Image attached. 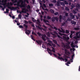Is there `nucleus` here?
Returning <instances> with one entry per match:
<instances>
[{"label": "nucleus", "instance_id": "774afa93", "mask_svg": "<svg viewBox=\"0 0 80 80\" xmlns=\"http://www.w3.org/2000/svg\"><path fill=\"white\" fill-rule=\"evenodd\" d=\"M31 26L32 27H34V28H35V25L33 24H31Z\"/></svg>", "mask_w": 80, "mask_h": 80}, {"label": "nucleus", "instance_id": "5fc2aeb1", "mask_svg": "<svg viewBox=\"0 0 80 80\" xmlns=\"http://www.w3.org/2000/svg\"><path fill=\"white\" fill-rule=\"evenodd\" d=\"M75 32L73 31H71V33H72V34H73V33H75Z\"/></svg>", "mask_w": 80, "mask_h": 80}, {"label": "nucleus", "instance_id": "6e6d98bb", "mask_svg": "<svg viewBox=\"0 0 80 80\" xmlns=\"http://www.w3.org/2000/svg\"><path fill=\"white\" fill-rule=\"evenodd\" d=\"M17 2H18V1L17 0H14V1L13 2V3H17Z\"/></svg>", "mask_w": 80, "mask_h": 80}, {"label": "nucleus", "instance_id": "c03bdc74", "mask_svg": "<svg viewBox=\"0 0 80 80\" xmlns=\"http://www.w3.org/2000/svg\"><path fill=\"white\" fill-rule=\"evenodd\" d=\"M19 28H23V26H22L21 25H20L19 26Z\"/></svg>", "mask_w": 80, "mask_h": 80}, {"label": "nucleus", "instance_id": "f704fd0d", "mask_svg": "<svg viewBox=\"0 0 80 80\" xmlns=\"http://www.w3.org/2000/svg\"><path fill=\"white\" fill-rule=\"evenodd\" d=\"M65 25H66V24H65V22H64L63 23H62V26H65Z\"/></svg>", "mask_w": 80, "mask_h": 80}, {"label": "nucleus", "instance_id": "b1692460", "mask_svg": "<svg viewBox=\"0 0 80 80\" xmlns=\"http://www.w3.org/2000/svg\"><path fill=\"white\" fill-rule=\"evenodd\" d=\"M43 20V22H45V23H47V22L49 23V21H48L46 20L45 19H44Z\"/></svg>", "mask_w": 80, "mask_h": 80}, {"label": "nucleus", "instance_id": "0e129e2a", "mask_svg": "<svg viewBox=\"0 0 80 80\" xmlns=\"http://www.w3.org/2000/svg\"><path fill=\"white\" fill-rule=\"evenodd\" d=\"M67 42L68 45H70V42L68 41Z\"/></svg>", "mask_w": 80, "mask_h": 80}, {"label": "nucleus", "instance_id": "8fccbe9b", "mask_svg": "<svg viewBox=\"0 0 80 80\" xmlns=\"http://www.w3.org/2000/svg\"><path fill=\"white\" fill-rule=\"evenodd\" d=\"M58 58L59 59V60H62V58H63L62 57H60L59 56L58 57Z\"/></svg>", "mask_w": 80, "mask_h": 80}, {"label": "nucleus", "instance_id": "052dcab7", "mask_svg": "<svg viewBox=\"0 0 80 80\" xmlns=\"http://www.w3.org/2000/svg\"><path fill=\"white\" fill-rule=\"evenodd\" d=\"M48 53L50 54L51 56L52 55V53L50 52H49V51H48Z\"/></svg>", "mask_w": 80, "mask_h": 80}, {"label": "nucleus", "instance_id": "5701e85b", "mask_svg": "<svg viewBox=\"0 0 80 80\" xmlns=\"http://www.w3.org/2000/svg\"><path fill=\"white\" fill-rule=\"evenodd\" d=\"M64 2L65 3L64 4L66 5H68V2L66 1H65V0H64Z\"/></svg>", "mask_w": 80, "mask_h": 80}, {"label": "nucleus", "instance_id": "20e7f679", "mask_svg": "<svg viewBox=\"0 0 80 80\" xmlns=\"http://www.w3.org/2000/svg\"><path fill=\"white\" fill-rule=\"evenodd\" d=\"M27 11H28V10L27 9H25V8H22V11L21 12L19 11V13L21 14L22 13H26Z\"/></svg>", "mask_w": 80, "mask_h": 80}, {"label": "nucleus", "instance_id": "6e6552de", "mask_svg": "<svg viewBox=\"0 0 80 80\" xmlns=\"http://www.w3.org/2000/svg\"><path fill=\"white\" fill-rule=\"evenodd\" d=\"M19 7H21V8H24L25 7V5L23 4V2L22 1L21 3V5H19Z\"/></svg>", "mask_w": 80, "mask_h": 80}, {"label": "nucleus", "instance_id": "bf43d9fd", "mask_svg": "<svg viewBox=\"0 0 80 80\" xmlns=\"http://www.w3.org/2000/svg\"><path fill=\"white\" fill-rule=\"evenodd\" d=\"M9 1H10V0H8ZM3 2H4V3H7V0H5L3 1Z\"/></svg>", "mask_w": 80, "mask_h": 80}, {"label": "nucleus", "instance_id": "a878e982", "mask_svg": "<svg viewBox=\"0 0 80 80\" xmlns=\"http://www.w3.org/2000/svg\"><path fill=\"white\" fill-rule=\"evenodd\" d=\"M60 4L61 5H62V6H65V3H64V2H61Z\"/></svg>", "mask_w": 80, "mask_h": 80}, {"label": "nucleus", "instance_id": "423d86ee", "mask_svg": "<svg viewBox=\"0 0 80 80\" xmlns=\"http://www.w3.org/2000/svg\"><path fill=\"white\" fill-rule=\"evenodd\" d=\"M64 51L65 52V54H67L68 56H70V52L67 50V49H65L64 50Z\"/></svg>", "mask_w": 80, "mask_h": 80}, {"label": "nucleus", "instance_id": "e433bc0d", "mask_svg": "<svg viewBox=\"0 0 80 80\" xmlns=\"http://www.w3.org/2000/svg\"><path fill=\"white\" fill-rule=\"evenodd\" d=\"M54 15H58V12H57L54 13Z\"/></svg>", "mask_w": 80, "mask_h": 80}, {"label": "nucleus", "instance_id": "c756f323", "mask_svg": "<svg viewBox=\"0 0 80 80\" xmlns=\"http://www.w3.org/2000/svg\"><path fill=\"white\" fill-rule=\"evenodd\" d=\"M49 6L50 7H53V4L52 3L49 4Z\"/></svg>", "mask_w": 80, "mask_h": 80}, {"label": "nucleus", "instance_id": "3c124183", "mask_svg": "<svg viewBox=\"0 0 80 80\" xmlns=\"http://www.w3.org/2000/svg\"><path fill=\"white\" fill-rule=\"evenodd\" d=\"M24 23H25V24H28V21L26 20H24Z\"/></svg>", "mask_w": 80, "mask_h": 80}, {"label": "nucleus", "instance_id": "1a4fd4ad", "mask_svg": "<svg viewBox=\"0 0 80 80\" xmlns=\"http://www.w3.org/2000/svg\"><path fill=\"white\" fill-rule=\"evenodd\" d=\"M63 38L64 40H66V42H68V40L70 39V38H69V37H67L65 36H64L63 37Z\"/></svg>", "mask_w": 80, "mask_h": 80}, {"label": "nucleus", "instance_id": "c85d7f7f", "mask_svg": "<svg viewBox=\"0 0 80 80\" xmlns=\"http://www.w3.org/2000/svg\"><path fill=\"white\" fill-rule=\"evenodd\" d=\"M37 34L39 36H42V35L41 34L40 32H38L37 33Z\"/></svg>", "mask_w": 80, "mask_h": 80}, {"label": "nucleus", "instance_id": "7ed1b4c3", "mask_svg": "<svg viewBox=\"0 0 80 80\" xmlns=\"http://www.w3.org/2000/svg\"><path fill=\"white\" fill-rule=\"evenodd\" d=\"M8 8L9 9H10L11 10H17L18 9H20V8L18 7H16L15 8H14V7H12L11 8L10 7H8Z\"/></svg>", "mask_w": 80, "mask_h": 80}, {"label": "nucleus", "instance_id": "f03ea898", "mask_svg": "<svg viewBox=\"0 0 80 80\" xmlns=\"http://www.w3.org/2000/svg\"><path fill=\"white\" fill-rule=\"evenodd\" d=\"M48 42H49V43H48V45H50V46H51V47H53L55 48V47H56V45L52 43V41H51L50 40H48Z\"/></svg>", "mask_w": 80, "mask_h": 80}, {"label": "nucleus", "instance_id": "09e8293b", "mask_svg": "<svg viewBox=\"0 0 80 80\" xmlns=\"http://www.w3.org/2000/svg\"><path fill=\"white\" fill-rule=\"evenodd\" d=\"M67 21H68V22H70V21H71V20H70V18H68L67 19V20H66V22H67Z\"/></svg>", "mask_w": 80, "mask_h": 80}, {"label": "nucleus", "instance_id": "338daca9", "mask_svg": "<svg viewBox=\"0 0 80 80\" xmlns=\"http://www.w3.org/2000/svg\"><path fill=\"white\" fill-rule=\"evenodd\" d=\"M54 33L55 34H56V35H58V33L56 31H54Z\"/></svg>", "mask_w": 80, "mask_h": 80}, {"label": "nucleus", "instance_id": "a211bd4d", "mask_svg": "<svg viewBox=\"0 0 80 80\" xmlns=\"http://www.w3.org/2000/svg\"><path fill=\"white\" fill-rule=\"evenodd\" d=\"M23 27H25L26 29H27V28H28V26L26 25L25 24H23Z\"/></svg>", "mask_w": 80, "mask_h": 80}, {"label": "nucleus", "instance_id": "f257e3e1", "mask_svg": "<svg viewBox=\"0 0 80 80\" xmlns=\"http://www.w3.org/2000/svg\"><path fill=\"white\" fill-rule=\"evenodd\" d=\"M46 35L48 37H50V35H53V37H54V38H56L57 37V36L55 35L52 32H48L47 33Z\"/></svg>", "mask_w": 80, "mask_h": 80}, {"label": "nucleus", "instance_id": "9b49d317", "mask_svg": "<svg viewBox=\"0 0 80 80\" xmlns=\"http://www.w3.org/2000/svg\"><path fill=\"white\" fill-rule=\"evenodd\" d=\"M46 37V35H42V38L44 41H46V39H45Z\"/></svg>", "mask_w": 80, "mask_h": 80}, {"label": "nucleus", "instance_id": "9d476101", "mask_svg": "<svg viewBox=\"0 0 80 80\" xmlns=\"http://www.w3.org/2000/svg\"><path fill=\"white\" fill-rule=\"evenodd\" d=\"M26 31H28V32H25V33L27 35H30V33H31V31H30V30H26Z\"/></svg>", "mask_w": 80, "mask_h": 80}, {"label": "nucleus", "instance_id": "2f4dec72", "mask_svg": "<svg viewBox=\"0 0 80 80\" xmlns=\"http://www.w3.org/2000/svg\"><path fill=\"white\" fill-rule=\"evenodd\" d=\"M50 12L51 13H54V12H55V11H54L52 9H51L50 10Z\"/></svg>", "mask_w": 80, "mask_h": 80}, {"label": "nucleus", "instance_id": "13d9d810", "mask_svg": "<svg viewBox=\"0 0 80 80\" xmlns=\"http://www.w3.org/2000/svg\"><path fill=\"white\" fill-rule=\"evenodd\" d=\"M65 16H62V18L63 20H65Z\"/></svg>", "mask_w": 80, "mask_h": 80}, {"label": "nucleus", "instance_id": "58836bf2", "mask_svg": "<svg viewBox=\"0 0 80 80\" xmlns=\"http://www.w3.org/2000/svg\"><path fill=\"white\" fill-rule=\"evenodd\" d=\"M59 35H61V36H62V35H65V36L66 35L65 34H62V33L60 32H59Z\"/></svg>", "mask_w": 80, "mask_h": 80}, {"label": "nucleus", "instance_id": "680f3d73", "mask_svg": "<svg viewBox=\"0 0 80 80\" xmlns=\"http://www.w3.org/2000/svg\"><path fill=\"white\" fill-rule=\"evenodd\" d=\"M53 55H54V57H55L56 58H57V56L56 54L53 53Z\"/></svg>", "mask_w": 80, "mask_h": 80}, {"label": "nucleus", "instance_id": "39448f33", "mask_svg": "<svg viewBox=\"0 0 80 80\" xmlns=\"http://www.w3.org/2000/svg\"><path fill=\"white\" fill-rule=\"evenodd\" d=\"M55 20H56V22H58V17H54L52 18V22H55Z\"/></svg>", "mask_w": 80, "mask_h": 80}, {"label": "nucleus", "instance_id": "37998d69", "mask_svg": "<svg viewBox=\"0 0 80 80\" xmlns=\"http://www.w3.org/2000/svg\"><path fill=\"white\" fill-rule=\"evenodd\" d=\"M65 10L67 11H69V8L67 7H65Z\"/></svg>", "mask_w": 80, "mask_h": 80}, {"label": "nucleus", "instance_id": "49530a36", "mask_svg": "<svg viewBox=\"0 0 80 80\" xmlns=\"http://www.w3.org/2000/svg\"><path fill=\"white\" fill-rule=\"evenodd\" d=\"M47 18L48 19V20H50L51 19V17H50L49 16H48Z\"/></svg>", "mask_w": 80, "mask_h": 80}, {"label": "nucleus", "instance_id": "a19ab883", "mask_svg": "<svg viewBox=\"0 0 80 80\" xmlns=\"http://www.w3.org/2000/svg\"><path fill=\"white\" fill-rule=\"evenodd\" d=\"M68 12H66L65 13V16H66V17H68Z\"/></svg>", "mask_w": 80, "mask_h": 80}, {"label": "nucleus", "instance_id": "79ce46f5", "mask_svg": "<svg viewBox=\"0 0 80 80\" xmlns=\"http://www.w3.org/2000/svg\"><path fill=\"white\" fill-rule=\"evenodd\" d=\"M79 9H80V8H77L75 9V10L77 11V12H79Z\"/></svg>", "mask_w": 80, "mask_h": 80}, {"label": "nucleus", "instance_id": "2eb2a0df", "mask_svg": "<svg viewBox=\"0 0 80 80\" xmlns=\"http://www.w3.org/2000/svg\"><path fill=\"white\" fill-rule=\"evenodd\" d=\"M74 44V43H73V42H72L71 44V47H72V48H75V45H73Z\"/></svg>", "mask_w": 80, "mask_h": 80}, {"label": "nucleus", "instance_id": "4be33fe9", "mask_svg": "<svg viewBox=\"0 0 80 80\" xmlns=\"http://www.w3.org/2000/svg\"><path fill=\"white\" fill-rule=\"evenodd\" d=\"M52 50L51 51L52 52V51L54 53H55V48H53V47H52Z\"/></svg>", "mask_w": 80, "mask_h": 80}, {"label": "nucleus", "instance_id": "e2e57ef3", "mask_svg": "<svg viewBox=\"0 0 80 80\" xmlns=\"http://www.w3.org/2000/svg\"><path fill=\"white\" fill-rule=\"evenodd\" d=\"M48 30H49V31H50V32H52V29H51L50 28H49L48 29Z\"/></svg>", "mask_w": 80, "mask_h": 80}, {"label": "nucleus", "instance_id": "de8ad7c7", "mask_svg": "<svg viewBox=\"0 0 80 80\" xmlns=\"http://www.w3.org/2000/svg\"><path fill=\"white\" fill-rule=\"evenodd\" d=\"M39 3L41 5V7L42 8H43V6H42V3L41 2H39Z\"/></svg>", "mask_w": 80, "mask_h": 80}, {"label": "nucleus", "instance_id": "f3484780", "mask_svg": "<svg viewBox=\"0 0 80 80\" xmlns=\"http://www.w3.org/2000/svg\"><path fill=\"white\" fill-rule=\"evenodd\" d=\"M60 2L59 1L57 2V6H58V7L60 6Z\"/></svg>", "mask_w": 80, "mask_h": 80}, {"label": "nucleus", "instance_id": "603ef678", "mask_svg": "<svg viewBox=\"0 0 80 80\" xmlns=\"http://www.w3.org/2000/svg\"><path fill=\"white\" fill-rule=\"evenodd\" d=\"M53 29H54L55 30H58V29L57 28V27H55L54 26V27Z\"/></svg>", "mask_w": 80, "mask_h": 80}, {"label": "nucleus", "instance_id": "72a5a7b5", "mask_svg": "<svg viewBox=\"0 0 80 80\" xmlns=\"http://www.w3.org/2000/svg\"><path fill=\"white\" fill-rule=\"evenodd\" d=\"M65 33H69V30H66L65 31Z\"/></svg>", "mask_w": 80, "mask_h": 80}, {"label": "nucleus", "instance_id": "473e14b6", "mask_svg": "<svg viewBox=\"0 0 80 80\" xmlns=\"http://www.w3.org/2000/svg\"><path fill=\"white\" fill-rule=\"evenodd\" d=\"M31 39H32V40H33V41H35V39H34V38H33V36H32V35H31Z\"/></svg>", "mask_w": 80, "mask_h": 80}, {"label": "nucleus", "instance_id": "4c0bfd02", "mask_svg": "<svg viewBox=\"0 0 80 80\" xmlns=\"http://www.w3.org/2000/svg\"><path fill=\"white\" fill-rule=\"evenodd\" d=\"M53 42L54 43H55V44H57V41H56V40H53Z\"/></svg>", "mask_w": 80, "mask_h": 80}, {"label": "nucleus", "instance_id": "4468645a", "mask_svg": "<svg viewBox=\"0 0 80 80\" xmlns=\"http://www.w3.org/2000/svg\"><path fill=\"white\" fill-rule=\"evenodd\" d=\"M70 17L72 18H75V16L73 15V13H70Z\"/></svg>", "mask_w": 80, "mask_h": 80}, {"label": "nucleus", "instance_id": "412c9836", "mask_svg": "<svg viewBox=\"0 0 80 80\" xmlns=\"http://www.w3.org/2000/svg\"><path fill=\"white\" fill-rule=\"evenodd\" d=\"M80 4L78 3L76 5L77 8H80Z\"/></svg>", "mask_w": 80, "mask_h": 80}, {"label": "nucleus", "instance_id": "c9c22d12", "mask_svg": "<svg viewBox=\"0 0 80 80\" xmlns=\"http://www.w3.org/2000/svg\"><path fill=\"white\" fill-rule=\"evenodd\" d=\"M8 5H13V3H12V2H10V3H9V2H8Z\"/></svg>", "mask_w": 80, "mask_h": 80}, {"label": "nucleus", "instance_id": "aec40b11", "mask_svg": "<svg viewBox=\"0 0 80 80\" xmlns=\"http://www.w3.org/2000/svg\"><path fill=\"white\" fill-rule=\"evenodd\" d=\"M71 7L72 8H71V9H73V8H75V5H74V4H72L71 5Z\"/></svg>", "mask_w": 80, "mask_h": 80}, {"label": "nucleus", "instance_id": "bb28decb", "mask_svg": "<svg viewBox=\"0 0 80 80\" xmlns=\"http://www.w3.org/2000/svg\"><path fill=\"white\" fill-rule=\"evenodd\" d=\"M47 50L48 52L49 51V52H52V50L49 48H47Z\"/></svg>", "mask_w": 80, "mask_h": 80}, {"label": "nucleus", "instance_id": "6ab92c4d", "mask_svg": "<svg viewBox=\"0 0 80 80\" xmlns=\"http://www.w3.org/2000/svg\"><path fill=\"white\" fill-rule=\"evenodd\" d=\"M71 23L72 24H73V25H75V24H76V22L73 21H72Z\"/></svg>", "mask_w": 80, "mask_h": 80}, {"label": "nucleus", "instance_id": "4d7b16f0", "mask_svg": "<svg viewBox=\"0 0 80 80\" xmlns=\"http://www.w3.org/2000/svg\"><path fill=\"white\" fill-rule=\"evenodd\" d=\"M43 7H44V8H46L47 7V6L45 4H43Z\"/></svg>", "mask_w": 80, "mask_h": 80}, {"label": "nucleus", "instance_id": "0eeeda50", "mask_svg": "<svg viewBox=\"0 0 80 80\" xmlns=\"http://www.w3.org/2000/svg\"><path fill=\"white\" fill-rule=\"evenodd\" d=\"M36 43H38V44H39V45H42V41L40 40H36Z\"/></svg>", "mask_w": 80, "mask_h": 80}, {"label": "nucleus", "instance_id": "7c9ffc66", "mask_svg": "<svg viewBox=\"0 0 80 80\" xmlns=\"http://www.w3.org/2000/svg\"><path fill=\"white\" fill-rule=\"evenodd\" d=\"M18 17L20 19H21V18H22V15L21 14H19L18 15Z\"/></svg>", "mask_w": 80, "mask_h": 80}, {"label": "nucleus", "instance_id": "ddd939ff", "mask_svg": "<svg viewBox=\"0 0 80 80\" xmlns=\"http://www.w3.org/2000/svg\"><path fill=\"white\" fill-rule=\"evenodd\" d=\"M58 31H59V32H62V33H65V30H63L62 31L61 30H60V29H58Z\"/></svg>", "mask_w": 80, "mask_h": 80}, {"label": "nucleus", "instance_id": "69168bd1", "mask_svg": "<svg viewBox=\"0 0 80 80\" xmlns=\"http://www.w3.org/2000/svg\"><path fill=\"white\" fill-rule=\"evenodd\" d=\"M66 45H65V44H63V47L64 48H66V47H67V46Z\"/></svg>", "mask_w": 80, "mask_h": 80}, {"label": "nucleus", "instance_id": "864d4df0", "mask_svg": "<svg viewBox=\"0 0 80 80\" xmlns=\"http://www.w3.org/2000/svg\"><path fill=\"white\" fill-rule=\"evenodd\" d=\"M9 11V9H6V12H7V13H8Z\"/></svg>", "mask_w": 80, "mask_h": 80}, {"label": "nucleus", "instance_id": "a18cd8bd", "mask_svg": "<svg viewBox=\"0 0 80 80\" xmlns=\"http://www.w3.org/2000/svg\"><path fill=\"white\" fill-rule=\"evenodd\" d=\"M62 15H60L59 16V19H62Z\"/></svg>", "mask_w": 80, "mask_h": 80}, {"label": "nucleus", "instance_id": "ea45409f", "mask_svg": "<svg viewBox=\"0 0 80 80\" xmlns=\"http://www.w3.org/2000/svg\"><path fill=\"white\" fill-rule=\"evenodd\" d=\"M73 13H74V14H76V13H77V12L75 10H73Z\"/></svg>", "mask_w": 80, "mask_h": 80}, {"label": "nucleus", "instance_id": "393cba45", "mask_svg": "<svg viewBox=\"0 0 80 80\" xmlns=\"http://www.w3.org/2000/svg\"><path fill=\"white\" fill-rule=\"evenodd\" d=\"M66 48L67 49H70V47L69 45H66Z\"/></svg>", "mask_w": 80, "mask_h": 80}, {"label": "nucleus", "instance_id": "f8f14e48", "mask_svg": "<svg viewBox=\"0 0 80 80\" xmlns=\"http://www.w3.org/2000/svg\"><path fill=\"white\" fill-rule=\"evenodd\" d=\"M20 2H22V0H20V1L17 2V5L18 7H20Z\"/></svg>", "mask_w": 80, "mask_h": 80}, {"label": "nucleus", "instance_id": "dca6fc26", "mask_svg": "<svg viewBox=\"0 0 80 80\" xmlns=\"http://www.w3.org/2000/svg\"><path fill=\"white\" fill-rule=\"evenodd\" d=\"M76 37L77 38H80V37L78 36V32H76Z\"/></svg>", "mask_w": 80, "mask_h": 80}, {"label": "nucleus", "instance_id": "cd10ccee", "mask_svg": "<svg viewBox=\"0 0 80 80\" xmlns=\"http://www.w3.org/2000/svg\"><path fill=\"white\" fill-rule=\"evenodd\" d=\"M27 8L28 9H29V10H30V9L31 7L29 5H28L27 7Z\"/></svg>", "mask_w": 80, "mask_h": 80}]
</instances>
